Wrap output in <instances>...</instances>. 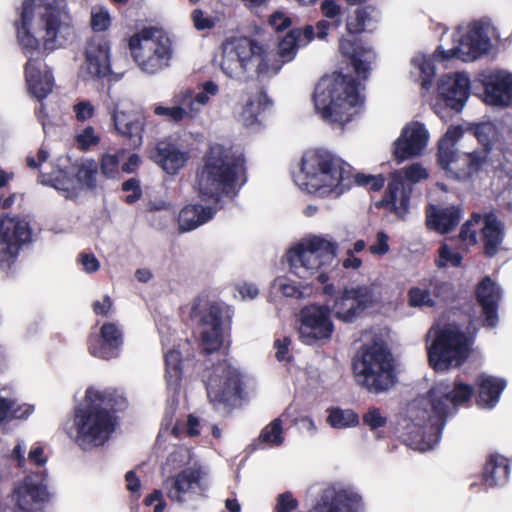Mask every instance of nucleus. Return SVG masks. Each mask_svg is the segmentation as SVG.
Masks as SVG:
<instances>
[{
	"label": "nucleus",
	"instance_id": "1",
	"mask_svg": "<svg viewBox=\"0 0 512 512\" xmlns=\"http://www.w3.org/2000/svg\"><path fill=\"white\" fill-rule=\"evenodd\" d=\"M18 40L28 61L25 81L29 94L38 100L52 93L54 77L39 56L62 48L74 31L65 0H26L21 14Z\"/></svg>",
	"mask_w": 512,
	"mask_h": 512
},
{
	"label": "nucleus",
	"instance_id": "2",
	"mask_svg": "<svg viewBox=\"0 0 512 512\" xmlns=\"http://www.w3.org/2000/svg\"><path fill=\"white\" fill-rule=\"evenodd\" d=\"M473 393L474 387L460 378L435 383L408 404L398 424L403 442L421 452L435 448L447 419L467 404Z\"/></svg>",
	"mask_w": 512,
	"mask_h": 512
},
{
	"label": "nucleus",
	"instance_id": "3",
	"mask_svg": "<svg viewBox=\"0 0 512 512\" xmlns=\"http://www.w3.org/2000/svg\"><path fill=\"white\" fill-rule=\"evenodd\" d=\"M292 29L278 43L277 56L268 45L246 36L227 38L222 43L220 69L229 78L241 80L248 74L259 79L276 76L285 63L291 62L302 48Z\"/></svg>",
	"mask_w": 512,
	"mask_h": 512
},
{
	"label": "nucleus",
	"instance_id": "4",
	"mask_svg": "<svg viewBox=\"0 0 512 512\" xmlns=\"http://www.w3.org/2000/svg\"><path fill=\"white\" fill-rule=\"evenodd\" d=\"M337 243L328 235H310L285 254L290 274L277 276L271 284V296L301 298L310 293L307 281L314 276L326 281V270L334 265Z\"/></svg>",
	"mask_w": 512,
	"mask_h": 512
},
{
	"label": "nucleus",
	"instance_id": "5",
	"mask_svg": "<svg viewBox=\"0 0 512 512\" xmlns=\"http://www.w3.org/2000/svg\"><path fill=\"white\" fill-rule=\"evenodd\" d=\"M494 32L490 23L474 21L459 25L452 34L453 45L449 49L438 46L432 53L416 52L410 59V77L423 89L429 90L436 75L437 66L458 59L473 62L487 54L491 47V36Z\"/></svg>",
	"mask_w": 512,
	"mask_h": 512
},
{
	"label": "nucleus",
	"instance_id": "6",
	"mask_svg": "<svg viewBox=\"0 0 512 512\" xmlns=\"http://www.w3.org/2000/svg\"><path fill=\"white\" fill-rule=\"evenodd\" d=\"M112 393L89 387L63 425L67 437L81 450L91 451L109 441L117 425Z\"/></svg>",
	"mask_w": 512,
	"mask_h": 512
},
{
	"label": "nucleus",
	"instance_id": "7",
	"mask_svg": "<svg viewBox=\"0 0 512 512\" xmlns=\"http://www.w3.org/2000/svg\"><path fill=\"white\" fill-rule=\"evenodd\" d=\"M245 182L242 153L220 144L211 146L197 172L196 187L200 199L221 209L227 200L238 194Z\"/></svg>",
	"mask_w": 512,
	"mask_h": 512
},
{
	"label": "nucleus",
	"instance_id": "8",
	"mask_svg": "<svg viewBox=\"0 0 512 512\" xmlns=\"http://www.w3.org/2000/svg\"><path fill=\"white\" fill-rule=\"evenodd\" d=\"M293 179L302 191L319 198L337 199L353 186V170L335 154L313 149L303 154Z\"/></svg>",
	"mask_w": 512,
	"mask_h": 512
},
{
	"label": "nucleus",
	"instance_id": "9",
	"mask_svg": "<svg viewBox=\"0 0 512 512\" xmlns=\"http://www.w3.org/2000/svg\"><path fill=\"white\" fill-rule=\"evenodd\" d=\"M313 102L316 112L325 121L343 128L362 112L364 95L352 75L333 72L318 81Z\"/></svg>",
	"mask_w": 512,
	"mask_h": 512
},
{
	"label": "nucleus",
	"instance_id": "10",
	"mask_svg": "<svg viewBox=\"0 0 512 512\" xmlns=\"http://www.w3.org/2000/svg\"><path fill=\"white\" fill-rule=\"evenodd\" d=\"M353 369L357 383L370 393L385 392L396 381L392 356L382 342L362 346L354 358Z\"/></svg>",
	"mask_w": 512,
	"mask_h": 512
},
{
	"label": "nucleus",
	"instance_id": "11",
	"mask_svg": "<svg viewBox=\"0 0 512 512\" xmlns=\"http://www.w3.org/2000/svg\"><path fill=\"white\" fill-rule=\"evenodd\" d=\"M471 346V337L456 324L433 327L427 335L428 359L436 372H446L462 365L471 352Z\"/></svg>",
	"mask_w": 512,
	"mask_h": 512
},
{
	"label": "nucleus",
	"instance_id": "12",
	"mask_svg": "<svg viewBox=\"0 0 512 512\" xmlns=\"http://www.w3.org/2000/svg\"><path fill=\"white\" fill-rule=\"evenodd\" d=\"M129 49L138 68L155 75L170 66L173 57L172 42L161 29L146 27L129 39Z\"/></svg>",
	"mask_w": 512,
	"mask_h": 512
},
{
	"label": "nucleus",
	"instance_id": "13",
	"mask_svg": "<svg viewBox=\"0 0 512 512\" xmlns=\"http://www.w3.org/2000/svg\"><path fill=\"white\" fill-rule=\"evenodd\" d=\"M190 317L200 326L203 350L208 353L217 351L229 327L226 307L205 296H198L191 302Z\"/></svg>",
	"mask_w": 512,
	"mask_h": 512
},
{
	"label": "nucleus",
	"instance_id": "14",
	"mask_svg": "<svg viewBox=\"0 0 512 512\" xmlns=\"http://www.w3.org/2000/svg\"><path fill=\"white\" fill-rule=\"evenodd\" d=\"M474 135L484 146L485 153H471L474 161L472 162V171L481 162L491 160L493 149L502 153L503 162H499L497 167L508 174L512 173V123L486 121L476 124Z\"/></svg>",
	"mask_w": 512,
	"mask_h": 512
},
{
	"label": "nucleus",
	"instance_id": "15",
	"mask_svg": "<svg viewBox=\"0 0 512 512\" xmlns=\"http://www.w3.org/2000/svg\"><path fill=\"white\" fill-rule=\"evenodd\" d=\"M205 384L210 402L219 411L229 412L241 399L240 374L226 360L213 365Z\"/></svg>",
	"mask_w": 512,
	"mask_h": 512
},
{
	"label": "nucleus",
	"instance_id": "16",
	"mask_svg": "<svg viewBox=\"0 0 512 512\" xmlns=\"http://www.w3.org/2000/svg\"><path fill=\"white\" fill-rule=\"evenodd\" d=\"M98 164L93 159H81L72 164L69 170L61 164L53 168L52 173H41L40 183L48 185L61 192L64 197H73L77 189L94 188Z\"/></svg>",
	"mask_w": 512,
	"mask_h": 512
},
{
	"label": "nucleus",
	"instance_id": "17",
	"mask_svg": "<svg viewBox=\"0 0 512 512\" xmlns=\"http://www.w3.org/2000/svg\"><path fill=\"white\" fill-rule=\"evenodd\" d=\"M314 512H367L362 492L354 485L333 481L323 484L312 505Z\"/></svg>",
	"mask_w": 512,
	"mask_h": 512
},
{
	"label": "nucleus",
	"instance_id": "18",
	"mask_svg": "<svg viewBox=\"0 0 512 512\" xmlns=\"http://www.w3.org/2000/svg\"><path fill=\"white\" fill-rule=\"evenodd\" d=\"M111 47L103 37L91 38L85 46L84 61L79 67L78 76L84 82H96L109 78L118 81L122 75L111 70Z\"/></svg>",
	"mask_w": 512,
	"mask_h": 512
},
{
	"label": "nucleus",
	"instance_id": "19",
	"mask_svg": "<svg viewBox=\"0 0 512 512\" xmlns=\"http://www.w3.org/2000/svg\"><path fill=\"white\" fill-rule=\"evenodd\" d=\"M30 239L28 223L17 217L0 216V269L9 271L21 247Z\"/></svg>",
	"mask_w": 512,
	"mask_h": 512
},
{
	"label": "nucleus",
	"instance_id": "20",
	"mask_svg": "<svg viewBox=\"0 0 512 512\" xmlns=\"http://www.w3.org/2000/svg\"><path fill=\"white\" fill-rule=\"evenodd\" d=\"M165 361V380L170 391L177 393L180 389L184 370L189 362L190 343L185 339H171L160 331Z\"/></svg>",
	"mask_w": 512,
	"mask_h": 512
},
{
	"label": "nucleus",
	"instance_id": "21",
	"mask_svg": "<svg viewBox=\"0 0 512 512\" xmlns=\"http://www.w3.org/2000/svg\"><path fill=\"white\" fill-rule=\"evenodd\" d=\"M48 491L44 472L30 473L18 481L13 489L15 512H43Z\"/></svg>",
	"mask_w": 512,
	"mask_h": 512
},
{
	"label": "nucleus",
	"instance_id": "22",
	"mask_svg": "<svg viewBox=\"0 0 512 512\" xmlns=\"http://www.w3.org/2000/svg\"><path fill=\"white\" fill-rule=\"evenodd\" d=\"M377 300L374 289L370 286L346 288L334 299L330 312L340 321L354 322L361 313L371 307Z\"/></svg>",
	"mask_w": 512,
	"mask_h": 512
},
{
	"label": "nucleus",
	"instance_id": "23",
	"mask_svg": "<svg viewBox=\"0 0 512 512\" xmlns=\"http://www.w3.org/2000/svg\"><path fill=\"white\" fill-rule=\"evenodd\" d=\"M460 126H451L439 142V164L457 179H464L472 173V154H459L455 144L462 136Z\"/></svg>",
	"mask_w": 512,
	"mask_h": 512
},
{
	"label": "nucleus",
	"instance_id": "24",
	"mask_svg": "<svg viewBox=\"0 0 512 512\" xmlns=\"http://www.w3.org/2000/svg\"><path fill=\"white\" fill-rule=\"evenodd\" d=\"M330 308L312 304L305 306L300 312L299 335L308 345L331 337L334 325L330 319Z\"/></svg>",
	"mask_w": 512,
	"mask_h": 512
},
{
	"label": "nucleus",
	"instance_id": "25",
	"mask_svg": "<svg viewBox=\"0 0 512 512\" xmlns=\"http://www.w3.org/2000/svg\"><path fill=\"white\" fill-rule=\"evenodd\" d=\"M429 143V132L425 125L412 121L405 124L392 145V154L397 162L422 155Z\"/></svg>",
	"mask_w": 512,
	"mask_h": 512
},
{
	"label": "nucleus",
	"instance_id": "26",
	"mask_svg": "<svg viewBox=\"0 0 512 512\" xmlns=\"http://www.w3.org/2000/svg\"><path fill=\"white\" fill-rule=\"evenodd\" d=\"M470 87V77L465 72L443 74L437 81L438 100L455 112H461L470 96Z\"/></svg>",
	"mask_w": 512,
	"mask_h": 512
},
{
	"label": "nucleus",
	"instance_id": "27",
	"mask_svg": "<svg viewBox=\"0 0 512 512\" xmlns=\"http://www.w3.org/2000/svg\"><path fill=\"white\" fill-rule=\"evenodd\" d=\"M105 107L111 117L115 130L129 139L133 147H139L143 141L146 118L138 113H126L120 102L108 94Z\"/></svg>",
	"mask_w": 512,
	"mask_h": 512
},
{
	"label": "nucleus",
	"instance_id": "28",
	"mask_svg": "<svg viewBox=\"0 0 512 512\" xmlns=\"http://www.w3.org/2000/svg\"><path fill=\"white\" fill-rule=\"evenodd\" d=\"M164 487L168 498L178 503H184L187 498L206 489V485L202 481L200 466H191L176 475L167 477Z\"/></svg>",
	"mask_w": 512,
	"mask_h": 512
},
{
	"label": "nucleus",
	"instance_id": "29",
	"mask_svg": "<svg viewBox=\"0 0 512 512\" xmlns=\"http://www.w3.org/2000/svg\"><path fill=\"white\" fill-rule=\"evenodd\" d=\"M483 101L494 107L506 108L512 105V73L494 70L483 74Z\"/></svg>",
	"mask_w": 512,
	"mask_h": 512
},
{
	"label": "nucleus",
	"instance_id": "30",
	"mask_svg": "<svg viewBox=\"0 0 512 512\" xmlns=\"http://www.w3.org/2000/svg\"><path fill=\"white\" fill-rule=\"evenodd\" d=\"M122 345V329L113 322L104 323L100 327L99 334L91 335L88 340L90 354L103 360L117 358Z\"/></svg>",
	"mask_w": 512,
	"mask_h": 512
},
{
	"label": "nucleus",
	"instance_id": "31",
	"mask_svg": "<svg viewBox=\"0 0 512 512\" xmlns=\"http://www.w3.org/2000/svg\"><path fill=\"white\" fill-rule=\"evenodd\" d=\"M273 107L272 99L265 92L247 94L241 100L234 114L239 123L246 128L257 129L262 126L261 116Z\"/></svg>",
	"mask_w": 512,
	"mask_h": 512
},
{
	"label": "nucleus",
	"instance_id": "32",
	"mask_svg": "<svg viewBox=\"0 0 512 512\" xmlns=\"http://www.w3.org/2000/svg\"><path fill=\"white\" fill-rule=\"evenodd\" d=\"M451 287L448 283L438 280H424L409 288L407 292V304L411 308H431L437 300L449 298Z\"/></svg>",
	"mask_w": 512,
	"mask_h": 512
},
{
	"label": "nucleus",
	"instance_id": "33",
	"mask_svg": "<svg viewBox=\"0 0 512 512\" xmlns=\"http://www.w3.org/2000/svg\"><path fill=\"white\" fill-rule=\"evenodd\" d=\"M339 52L347 58L359 77L366 78L376 54L371 46L356 42L348 36L339 38Z\"/></svg>",
	"mask_w": 512,
	"mask_h": 512
},
{
	"label": "nucleus",
	"instance_id": "34",
	"mask_svg": "<svg viewBox=\"0 0 512 512\" xmlns=\"http://www.w3.org/2000/svg\"><path fill=\"white\" fill-rule=\"evenodd\" d=\"M219 85L208 80L198 85V91L190 87H182L178 90V101L185 102L190 114V120L195 119L202 113L203 107L207 106L212 97L219 94Z\"/></svg>",
	"mask_w": 512,
	"mask_h": 512
},
{
	"label": "nucleus",
	"instance_id": "35",
	"mask_svg": "<svg viewBox=\"0 0 512 512\" xmlns=\"http://www.w3.org/2000/svg\"><path fill=\"white\" fill-rule=\"evenodd\" d=\"M189 157V152L172 140L158 142L152 155L155 163L170 175H175L182 169Z\"/></svg>",
	"mask_w": 512,
	"mask_h": 512
},
{
	"label": "nucleus",
	"instance_id": "36",
	"mask_svg": "<svg viewBox=\"0 0 512 512\" xmlns=\"http://www.w3.org/2000/svg\"><path fill=\"white\" fill-rule=\"evenodd\" d=\"M410 192L411 188L403 182V173L395 171L391 174L386 195L378 206H384L397 217L403 218L408 208Z\"/></svg>",
	"mask_w": 512,
	"mask_h": 512
},
{
	"label": "nucleus",
	"instance_id": "37",
	"mask_svg": "<svg viewBox=\"0 0 512 512\" xmlns=\"http://www.w3.org/2000/svg\"><path fill=\"white\" fill-rule=\"evenodd\" d=\"M476 295L483 310L485 325L495 327L498 323L497 306L502 296L500 286L490 277H485L479 283Z\"/></svg>",
	"mask_w": 512,
	"mask_h": 512
},
{
	"label": "nucleus",
	"instance_id": "38",
	"mask_svg": "<svg viewBox=\"0 0 512 512\" xmlns=\"http://www.w3.org/2000/svg\"><path fill=\"white\" fill-rule=\"evenodd\" d=\"M220 210L217 205L208 203L188 204L184 206L177 218L178 227L181 232H190L210 221Z\"/></svg>",
	"mask_w": 512,
	"mask_h": 512
},
{
	"label": "nucleus",
	"instance_id": "39",
	"mask_svg": "<svg viewBox=\"0 0 512 512\" xmlns=\"http://www.w3.org/2000/svg\"><path fill=\"white\" fill-rule=\"evenodd\" d=\"M480 232L485 254L495 256L505 237L504 224L494 214H486L481 216Z\"/></svg>",
	"mask_w": 512,
	"mask_h": 512
},
{
	"label": "nucleus",
	"instance_id": "40",
	"mask_svg": "<svg viewBox=\"0 0 512 512\" xmlns=\"http://www.w3.org/2000/svg\"><path fill=\"white\" fill-rule=\"evenodd\" d=\"M34 407L27 403H18L17 395L11 386L0 387V425L10 419H27Z\"/></svg>",
	"mask_w": 512,
	"mask_h": 512
},
{
	"label": "nucleus",
	"instance_id": "41",
	"mask_svg": "<svg viewBox=\"0 0 512 512\" xmlns=\"http://www.w3.org/2000/svg\"><path fill=\"white\" fill-rule=\"evenodd\" d=\"M461 219V211L459 207H437L431 205L427 209L426 221L429 228L446 234L453 230Z\"/></svg>",
	"mask_w": 512,
	"mask_h": 512
},
{
	"label": "nucleus",
	"instance_id": "42",
	"mask_svg": "<svg viewBox=\"0 0 512 512\" xmlns=\"http://www.w3.org/2000/svg\"><path fill=\"white\" fill-rule=\"evenodd\" d=\"M476 383L478 386L477 404L484 409H492L498 404L507 385L504 379L487 374L478 376Z\"/></svg>",
	"mask_w": 512,
	"mask_h": 512
},
{
	"label": "nucleus",
	"instance_id": "43",
	"mask_svg": "<svg viewBox=\"0 0 512 512\" xmlns=\"http://www.w3.org/2000/svg\"><path fill=\"white\" fill-rule=\"evenodd\" d=\"M380 21V12L374 6L368 5L357 8L346 19L345 28L348 34L355 35L362 32H372Z\"/></svg>",
	"mask_w": 512,
	"mask_h": 512
},
{
	"label": "nucleus",
	"instance_id": "44",
	"mask_svg": "<svg viewBox=\"0 0 512 512\" xmlns=\"http://www.w3.org/2000/svg\"><path fill=\"white\" fill-rule=\"evenodd\" d=\"M510 466L508 459L500 454L488 457L484 468V482L489 487L503 486L508 482Z\"/></svg>",
	"mask_w": 512,
	"mask_h": 512
},
{
	"label": "nucleus",
	"instance_id": "45",
	"mask_svg": "<svg viewBox=\"0 0 512 512\" xmlns=\"http://www.w3.org/2000/svg\"><path fill=\"white\" fill-rule=\"evenodd\" d=\"M191 466H199L194 454L187 447L175 448L167 457L163 466L164 473H172Z\"/></svg>",
	"mask_w": 512,
	"mask_h": 512
},
{
	"label": "nucleus",
	"instance_id": "46",
	"mask_svg": "<svg viewBox=\"0 0 512 512\" xmlns=\"http://www.w3.org/2000/svg\"><path fill=\"white\" fill-rule=\"evenodd\" d=\"M172 102V106H166L161 103L155 104L153 107L154 114L164 117L167 121L173 123H180L185 119L190 120V114L185 102L178 101V91L173 95Z\"/></svg>",
	"mask_w": 512,
	"mask_h": 512
},
{
	"label": "nucleus",
	"instance_id": "47",
	"mask_svg": "<svg viewBox=\"0 0 512 512\" xmlns=\"http://www.w3.org/2000/svg\"><path fill=\"white\" fill-rule=\"evenodd\" d=\"M199 427L200 421L194 415L188 416V419L183 427L174 424L172 418H169L167 415L162 423L158 439L162 438L168 432H170L175 437H178L182 432H185L189 437H195L200 433Z\"/></svg>",
	"mask_w": 512,
	"mask_h": 512
},
{
	"label": "nucleus",
	"instance_id": "48",
	"mask_svg": "<svg viewBox=\"0 0 512 512\" xmlns=\"http://www.w3.org/2000/svg\"><path fill=\"white\" fill-rule=\"evenodd\" d=\"M327 423L334 429H347L359 424V417L352 409L339 407L328 409Z\"/></svg>",
	"mask_w": 512,
	"mask_h": 512
},
{
	"label": "nucleus",
	"instance_id": "49",
	"mask_svg": "<svg viewBox=\"0 0 512 512\" xmlns=\"http://www.w3.org/2000/svg\"><path fill=\"white\" fill-rule=\"evenodd\" d=\"M283 442L284 436L282 420L280 418H276L262 429L257 445L259 447L262 445L280 446Z\"/></svg>",
	"mask_w": 512,
	"mask_h": 512
},
{
	"label": "nucleus",
	"instance_id": "50",
	"mask_svg": "<svg viewBox=\"0 0 512 512\" xmlns=\"http://www.w3.org/2000/svg\"><path fill=\"white\" fill-rule=\"evenodd\" d=\"M481 215L473 214L471 219L467 220L461 227L458 237L460 249L468 250L477 243V231L480 230Z\"/></svg>",
	"mask_w": 512,
	"mask_h": 512
},
{
	"label": "nucleus",
	"instance_id": "51",
	"mask_svg": "<svg viewBox=\"0 0 512 512\" xmlns=\"http://www.w3.org/2000/svg\"><path fill=\"white\" fill-rule=\"evenodd\" d=\"M191 20L196 30H211L222 21L221 14H208L200 8H195L191 13Z\"/></svg>",
	"mask_w": 512,
	"mask_h": 512
},
{
	"label": "nucleus",
	"instance_id": "52",
	"mask_svg": "<svg viewBox=\"0 0 512 512\" xmlns=\"http://www.w3.org/2000/svg\"><path fill=\"white\" fill-rule=\"evenodd\" d=\"M15 174L0 166V207L9 208L15 201L16 194L8 193L10 183L14 180Z\"/></svg>",
	"mask_w": 512,
	"mask_h": 512
},
{
	"label": "nucleus",
	"instance_id": "53",
	"mask_svg": "<svg viewBox=\"0 0 512 512\" xmlns=\"http://www.w3.org/2000/svg\"><path fill=\"white\" fill-rule=\"evenodd\" d=\"M462 261V256L456 251L452 244L444 243L439 248V257L436 261L438 267H457Z\"/></svg>",
	"mask_w": 512,
	"mask_h": 512
},
{
	"label": "nucleus",
	"instance_id": "54",
	"mask_svg": "<svg viewBox=\"0 0 512 512\" xmlns=\"http://www.w3.org/2000/svg\"><path fill=\"white\" fill-rule=\"evenodd\" d=\"M28 443L24 439H17L15 445L9 452V460L20 469H26L28 467Z\"/></svg>",
	"mask_w": 512,
	"mask_h": 512
},
{
	"label": "nucleus",
	"instance_id": "55",
	"mask_svg": "<svg viewBox=\"0 0 512 512\" xmlns=\"http://www.w3.org/2000/svg\"><path fill=\"white\" fill-rule=\"evenodd\" d=\"M123 151L118 153H104L100 158V169L107 178H115L119 173V157Z\"/></svg>",
	"mask_w": 512,
	"mask_h": 512
},
{
	"label": "nucleus",
	"instance_id": "56",
	"mask_svg": "<svg viewBox=\"0 0 512 512\" xmlns=\"http://www.w3.org/2000/svg\"><path fill=\"white\" fill-rule=\"evenodd\" d=\"M100 142V137L92 126H86L75 135V143L81 150H89Z\"/></svg>",
	"mask_w": 512,
	"mask_h": 512
},
{
	"label": "nucleus",
	"instance_id": "57",
	"mask_svg": "<svg viewBox=\"0 0 512 512\" xmlns=\"http://www.w3.org/2000/svg\"><path fill=\"white\" fill-rule=\"evenodd\" d=\"M364 425L371 431H377L387 424V416L377 407H370L362 417Z\"/></svg>",
	"mask_w": 512,
	"mask_h": 512
},
{
	"label": "nucleus",
	"instance_id": "58",
	"mask_svg": "<svg viewBox=\"0 0 512 512\" xmlns=\"http://www.w3.org/2000/svg\"><path fill=\"white\" fill-rule=\"evenodd\" d=\"M111 25L109 11L104 6H95L91 10V26L93 30L101 32L107 30Z\"/></svg>",
	"mask_w": 512,
	"mask_h": 512
},
{
	"label": "nucleus",
	"instance_id": "59",
	"mask_svg": "<svg viewBox=\"0 0 512 512\" xmlns=\"http://www.w3.org/2000/svg\"><path fill=\"white\" fill-rule=\"evenodd\" d=\"M299 502L291 491H284L275 497L274 512H295Z\"/></svg>",
	"mask_w": 512,
	"mask_h": 512
},
{
	"label": "nucleus",
	"instance_id": "60",
	"mask_svg": "<svg viewBox=\"0 0 512 512\" xmlns=\"http://www.w3.org/2000/svg\"><path fill=\"white\" fill-rule=\"evenodd\" d=\"M72 111L75 119L78 122H86L92 119L95 115L96 108L94 104L88 99H81L74 103Z\"/></svg>",
	"mask_w": 512,
	"mask_h": 512
},
{
	"label": "nucleus",
	"instance_id": "61",
	"mask_svg": "<svg viewBox=\"0 0 512 512\" xmlns=\"http://www.w3.org/2000/svg\"><path fill=\"white\" fill-rule=\"evenodd\" d=\"M400 171L403 173V180L406 179L410 183H417L428 177L427 169L420 163H413Z\"/></svg>",
	"mask_w": 512,
	"mask_h": 512
},
{
	"label": "nucleus",
	"instance_id": "62",
	"mask_svg": "<svg viewBox=\"0 0 512 512\" xmlns=\"http://www.w3.org/2000/svg\"><path fill=\"white\" fill-rule=\"evenodd\" d=\"M369 187L371 190H379L384 184V178L381 175H367L358 173L353 175V184Z\"/></svg>",
	"mask_w": 512,
	"mask_h": 512
},
{
	"label": "nucleus",
	"instance_id": "63",
	"mask_svg": "<svg viewBox=\"0 0 512 512\" xmlns=\"http://www.w3.org/2000/svg\"><path fill=\"white\" fill-rule=\"evenodd\" d=\"M28 465L42 468L46 465L48 458L44 452V448L38 444H33L28 448L27 454Z\"/></svg>",
	"mask_w": 512,
	"mask_h": 512
},
{
	"label": "nucleus",
	"instance_id": "64",
	"mask_svg": "<svg viewBox=\"0 0 512 512\" xmlns=\"http://www.w3.org/2000/svg\"><path fill=\"white\" fill-rule=\"evenodd\" d=\"M268 24L276 32H280L289 28L292 20L285 12L277 10L269 16Z\"/></svg>",
	"mask_w": 512,
	"mask_h": 512
}]
</instances>
